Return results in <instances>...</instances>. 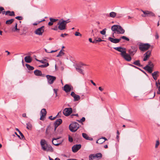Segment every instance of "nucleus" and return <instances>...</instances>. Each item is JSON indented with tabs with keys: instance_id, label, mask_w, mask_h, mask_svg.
Here are the masks:
<instances>
[{
	"instance_id": "40",
	"label": "nucleus",
	"mask_w": 160,
	"mask_h": 160,
	"mask_svg": "<svg viewBox=\"0 0 160 160\" xmlns=\"http://www.w3.org/2000/svg\"><path fill=\"white\" fill-rule=\"evenodd\" d=\"M123 16H124L122 14H119V13L117 14L116 13V17L117 18H122V17H123Z\"/></svg>"
},
{
	"instance_id": "34",
	"label": "nucleus",
	"mask_w": 160,
	"mask_h": 160,
	"mask_svg": "<svg viewBox=\"0 0 160 160\" xmlns=\"http://www.w3.org/2000/svg\"><path fill=\"white\" fill-rule=\"evenodd\" d=\"M110 16L112 18H114L116 16V13L114 12H112L109 14Z\"/></svg>"
},
{
	"instance_id": "38",
	"label": "nucleus",
	"mask_w": 160,
	"mask_h": 160,
	"mask_svg": "<svg viewBox=\"0 0 160 160\" xmlns=\"http://www.w3.org/2000/svg\"><path fill=\"white\" fill-rule=\"evenodd\" d=\"M61 21H62V22L65 24V25L66 26V24L67 23L70 22L69 19H68L66 20H63V19H61Z\"/></svg>"
},
{
	"instance_id": "15",
	"label": "nucleus",
	"mask_w": 160,
	"mask_h": 160,
	"mask_svg": "<svg viewBox=\"0 0 160 160\" xmlns=\"http://www.w3.org/2000/svg\"><path fill=\"white\" fill-rule=\"evenodd\" d=\"M152 51V50H148L144 54V55H145V56L143 59V61H146L150 57L151 55Z\"/></svg>"
},
{
	"instance_id": "16",
	"label": "nucleus",
	"mask_w": 160,
	"mask_h": 160,
	"mask_svg": "<svg viewBox=\"0 0 160 160\" xmlns=\"http://www.w3.org/2000/svg\"><path fill=\"white\" fill-rule=\"evenodd\" d=\"M62 122V120L61 119L59 118L57 119L54 123V131L56 130L57 128L59 125Z\"/></svg>"
},
{
	"instance_id": "49",
	"label": "nucleus",
	"mask_w": 160,
	"mask_h": 160,
	"mask_svg": "<svg viewBox=\"0 0 160 160\" xmlns=\"http://www.w3.org/2000/svg\"><path fill=\"white\" fill-rule=\"evenodd\" d=\"M15 18L18 20H20L22 19L23 18L22 16H18L16 17Z\"/></svg>"
},
{
	"instance_id": "5",
	"label": "nucleus",
	"mask_w": 160,
	"mask_h": 160,
	"mask_svg": "<svg viewBox=\"0 0 160 160\" xmlns=\"http://www.w3.org/2000/svg\"><path fill=\"white\" fill-rule=\"evenodd\" d=\"M79 125L77 122H73L69 126V129L72 132H75L79 128Z\"/></svg>"
},
{
	"instance_id": "55",
	"label": "nucleus",
	"mask_w": 160,
	"mask_h": 160,
	"mask_svg": "<svg viewBox=\"0 0 160 160\" xmlns=\"http://www.w3.org/2000/svg\"><path fill=\"white\" fill-rule=\"evenodd\" d=\"M159 144V141H157L155 145V148H157Z\"/></svg>"
},
{
	"instance_id": "12",
	"label": "nucleus",
	"mask_w": 160,
	"mask_h": 160,
	"mask_svg": "<svg viewBox=\"0 0 160 160\" xmlns=\"http://www.w3.org/2000/svg\"><path fill=\"white\" fill-rule=\"evenodd\" d=\"M72 112V109L71 108H66L63 111V114L66 116L69 115Z\"/></svg>"
},
{
	"instance_id": "43",
	"label": "nucleus",
	"mask_w": 160,
	"mask_h": 160,
	"mask_svg": "<svg viewBox=\"0 0 160 160\" xmlns=\"http://www.w3.org/2000/svg\"><path fill=\"white\" fill-rule=\"evenodd\" d=\"M19 133L20 135V136H21V138L23 140H25V138L24 137V136L23 135V134L21 132V131L19 132Z\"/></svg>"
},
{
	"instance_id": "30",
	"label": "nucleus",
	"mask_w": 160,
	"mask_h": 160,
	"mask_svg": "<svg viewBox=\"0 0 160 160\" xmlns=\"http://www.w3.org/2000/svg\"><path fill=\"white\" fill-rule=\"evenodd\" d=\"M26 66L28 69L29 70H32L34 69V68L33 67L31 66L28 64H26Z\"/></svg>"
},
{
	"instance_id": "11",
	"label": "nucleus",
	"mask_w": 160,
	"mask_h": 160,
	"mask_svg": "<svg viewBox=\"0 0 160 160\" xmlns=\"http://www.w3.org/2000/svg\"><path fill=\"white\" fill-rule=\"evenodd\" d=\"M46 77L48 79V83L50 84H52L56 79V77L48 75H46Z\"/></svg>"
},
{
	"instance_id": "2",
	"label": "nucleus",
	"mask_w": 160,
	"mask_h": 160,
	"mask_svg": "<svg viewBox=\"0 0 160 160\" xmlns=\"http://www.w3.org/2000/svg\"><path fill=\"white\" fill-rule=\"evenodd\" d=\"M40 144L42 149L45 151H49L52 152L53 151V148L51 146L48 145L47 142L44 139H42L40 141Z\"/></svg>"
},
{
	"instance_id": "51",
	"label": "nucleus",
	"mask_w": 160,
	"mask_h": 160,
	"mask_svg": "<svg viewBox=\"0 0 160 160\" xmlns=\"http://www.w3.org/2000/svg\"><path fill=\"white\" fill-rule=\"evenodd\" d=\"M57 116L55 117H54L53 118H52V116H50L49 117V118L51 120H54L56 117Z\"/></svg>"
},
{
	"instance_id": "48",
	"label": "nucleus",
	"mask_w": 160,
	"mask_h": 160,
	"mask_svg": "<svg viewBox=\"0 0 160 160\" xmlns=\"http://www.w3.org/2000/svg\"><path fill=\"white\" fill-rule=\"evenodd\" d=\"M50 128V125H48V127H47V128L46 130V134H48V133H49V132H48V130H49V129Z\"/></svg>"
},
{
	"instance_id": "31",
	"label": "nucleus",
	"mask_w": 160,
	"mask_h": 160,
	"mask_svg": "<svg viewBox=\"0 0 160 160\" xmlns=\"http://www.w3.org/2000/svg\"><path fill=\"white\" fill-rule=\"evenodd\" d=\"M27 128L29 130L31 129L32 126V124L30 122H28L26 124Z\"/></svg>"
},
{
	"instance_id": "3",
	"label": "nucleus",
	"mask_w": 160,
	"mask_h": 160,
	"mask_svg": "<svg viewBox=\"0 0 160 160\" xmlns=\"http://www.w3.org/2000/svg\"><path fill=\"white\" fill-rule=\"evenodd\" d=\"M111 30L114 32H117L118 34H123L125 30L122 27L118 25H114L111 27Z\"/></svg>"
},
{
	"instance_id": "25",
	"label": "nucleus",
	"mask_w": 160,
	"mask_h": 160,
	"mask_svg": "<svg viewBox=\"0 0 160 160\" xmlns=\"http://www.w3.org/2000/svg\"><path fill=\"white\" fill-rule=\"evenodd\" d=\"M82 136L86 140L92 141L93 140V138H89L88 135L85 133H82Z\"/></svg>"
},
{
	"instance_id": "62",
	"label": "nucleus",
	"mask_w": 160,
	"mask_h": 160,
	"mask_svg": "<svg viewBox=\"0 0 160 160\" xmlns=\"http://www.w3.org/2000/svg\"><path fill=\"white\" fill-rule=\"evenodd\" d=\"M139 70L141 71V72H142L143 73H144L145 75L146 76H148V74H147V73L143 70H142L141 69H140V70Z\"/></svg>"
},
{
	"instance_id": "50",
	"label": "nucleus",
	"mask_w": 160,
	"mask_h": 160,
	"mask_svg": "<svg viewBox=\"0 0 160 160\" xmlns=\"http://www.w3.org/2000/svg\"><path fill=\"white\" fill-rule=\"evenodd\" d=\"M52 29L55 30V31H58V27L57 26H56L52 28Z\"/></svg>"
},
{
	"instance_id": "47",
	"label": "nucleus",
	"mask_w": 160,
	"mask_h": 160,
	"mask_svg": "<svg viewBox=\"0 0 160 160\" xmlns=\"http://www.w3.org/2000/svg\"><path fill=\"white\" fill-rule=\"evenodd\" d=\"M75 35L76 36H82V34L79 32H76L75 33Z\"/></svg>"
},
{
	"instance_id": "21",
	"label": "nucleus",
	"mask_w": 160,
	"mask_h": 160,
	"mask_svg": "<svg viewBox=\"0 0 160 160\" xmlns=\"http://www.w3.org/2000/svg\"><path fill=\"white\" fill-rule=\"evenodd\" d=\"M76 69L77 72L83 75L84 74L83 70L82 69V66L76 65L75 67Z\"/></svg>"
},
{
	"instance_id": "45",
	"label": "nucleus",
	"mask_w": 160,
	"mask_h": 160,
	"mask_svg": "<svg viewBox=\"0 0 160 160\" xmlns=\"http://www.w3.org/2000/svg\"><path fill=\"white\" fill-rule=\"evenodd\" d=\"M45 21V20L44 19H43V20H42L41 21L37 22V23L35 22V23H33V25H37L38 24H39V23H40L44 21Z\"/></svg>"
},
{
	"instance_id": "29",
	"label": "nucleus",
	"mask_w": 160,
	"mask_h": 160,
	"mask_svg": "<svg viewBox=\"0 0 160 160\" xmlns=\"http://www.w3.org/2000/svg\"><path fill=\"white\" fill-rule=\"evenodd\" d=\"M14 21V19H11L10 20L6 21V24H12Z\"/></svg>"
},
{
	"instance_id": "18",
	"label": "nucleus",
	"mask_w": 160,
	"mask_h": 160,
	"mask_svg": "<svg viewBox=\"0 0 160 160\" xmlns=\"http://www.w3.org/2000/svg\"><path fill=\"white\" fill-rule=\"evenodd\" d=\"M72 88V87L71 85L67 84H66L64 87V90L66 92H69Z\"/></svg>"
},
{
	"instance_id": "35",
	"label": "nucleus",
	"mask_w": 160,
	"mask_h": 160,
	"mask_svg": "<svg viewBox=\"0 0 160 160\" xmlns=\"http://www.w3.org/2000/svg\"><path fill=\"white\" fill-rule=\"evenodd\" d=\"M17 25H18L17 23H15V27H14V28L12 29V30L13 31L15 32H16V31H18V32L20 30L19 29H18L17 28Z\"/></svg>"
},
{
	"instance_id": "8",
	"label": "nucleus",
	"mask_w": 160,
	"mask_h": 160,
	"mask_svg": "<svg viewBox=\"0 0 160 160\" xmlns=\"http://www.w3.org/2000/svg\"><path fill=\"white\" fill-rule=\"evenodd\" d=\"M45 27L44 26L37 29L34 31V33L37 35L41 36L44 31Z\"/></svg>"
},
{
	"instance_id": "13",
	"label": "nucleus",
	"mask_w": 160,
	"mask_h": 160,
	"mask_svg": "<svg viewBox=\"0 0 160 160\" xmlns=\"http://www.w3.org/2000/svg\"><path fill=\"white\" fill-rule=\"evenodd\" d=\"M59 138H53L52 139V143L54 145L56 146H58L62 143V140H58L57 141V139H58Z\"/></svg>"
},
{
	"instance_id": "19",
	"label": "nucleus",
	"mask_w": 160,
	"mask_h": 160,
	"mask_svg": "<svg viewBox=\"0 0 160 160\" xmlns=\"http://www.w3.org/2000/svg\"><path fill=\"white\" fill-rule=\"evenodd\" d=\"M108 40L111 41V42L114 43H119L121 40V38L117 39L111 37H109L108 38Z\"/></svg>"
},
{
	"instance_id": "10",
	"label": "nucleus",
	"mask_w": 160,
	"mask_h": 160,
	"mask_svg": "<svg viewBox=\"0 0 160 160\" xmlns=\"http://www.w3.org/2000/svg\"><path fill=\"white\" fill-rule=\"evenodd\" d=\"M57 25L58 26V28L60 30L62 31L66 29L65 24L61 20L58 23Z\"/></svg>"
},
{
	"instance_id": "44",
	"label": "nucleus",
	"mask_w": 160,
	"mask_h": 160,
	"mask_svg": "<svg viewBox=\"0 0 160 160\" xmlns=\"http://www.w3.org/2000/svg\"><path fill=\"white\" fill-rule=\"evenodd\" d=\"M147 65H148V66L153 67L154 65L152 63V62L151 61H149L148 62V64Z\"/></svg>"
},
{
	"instance_id": "63",
	"label": "nucleus",
	"mask_w": 160,
	"mask_h": 160,
	"mask_svg": "<svg viewBox=\"0 0 160 160\" xmlns=\"http://www.w3.org/2000/svg\"><path fill=\"white\" fill-rule=\"evenodd\" d=\"M90 82H91V83L94 86H96V84L95 83H94L93 81L92 80H90Z\"/></svg>"
},
{
	"instance_id": "52",
	"label": "nucleus",
	"mask_w": 160,
	"mask_h": 160,
	"mask_svg": "<svg viewBox=\"0 0 160 160\" xmlns=\"http://www.w3.org/2000/svg\"><path fill=\"white\" fill-rule=\"evenodd\" d=\"M62 50L64 51L63 50L61 49L59 53V54L61 55V56L65 54V53L62 51Z\"/></svg>"
},
{
	"instance_id": "56",
	"label": "nucleus",
	"mask_w": 160,
	"mask_h": 160,
	"mask_svg": "<svg viewBox=\"0 0 160 160\" xmlns=\"http://www.w3.org/2000/svg\"><path fill=\"white\" fill-rule=\"evenodd\" d=\"M158 82L157 81L156 82V85L157 88H158L159 87L158 86V85H160V82L159 81V80H158Z\"/></svg>"
},
{
	"instance_id": "7",
	"label": "nucleus",
	"mask_w": 160,
	"mask_h": 160,
	"mask_svg": "<svg viewBox=\"0 0 160 160\" xmlns=\"http://www.w3.org/2000/svg\"><path fill=\"white\" fill-rule=\"evenodd\" d=\"M138 50V47L136 46H131V48L128 50L129 53L133 56L136 53Z\"/></svg>"
},
{
	"instance_id": "61",
	"label": "nucleus",
	"mask_w": 160,
	"mask_h": 160,
	"mask_svg": "<svg viewBox=\"0 0 160 160\" xmlns=\"http://www.w3.org/2000/svg\"><path fill=\"white\" fill-rule=\"evenodd\" d=\"M157 93L160 94V86L158 87V91L157 92Z\"/></svg>"
},
{
	"instance_id": "9",
	"label": "nucleus",
	"mask_w": 160,
	"mask_h": 160,
	"mask_svg": "<svg viewBox=\"0 0 160 160\" xmlns=\"http://www.w3.org/2000/svg\"><path fill=\"white\" fill-rule=\"evenodd\" d=\"M102 155L101 153H99L96 154H91L89 156V160H92L96 158H100L102 157Z\"/></svg>"
},
{
	"instance_id": "32",
	"label": "nucleus",
	"mask_w": 160,
	"mask_h": 160,
	"mask_svg": "<svg viewBox=\"0 0 160 160\" xmlns=\"http://www.w3.org/2000/svg\"><path fill=\"white\" fill-rule=\"evenodd\" d=\"M105 142V140H103V138H100L98 139L96 143L99 144H101Z\"/></svg>"
},
{
	"instance_id": "27",
	"label": "nucleus",
	"mask_w": 160,
	"mask_h": 160,
	"mask_svg": "<svg viewBox=\"0 0 160 160\" xmlns=\"http://www.w3.org/2000/svg\"><path fill=\"white\" fill-rule=\"evenodd\" d=\"M35 75L37 76H41L42 75V72L38 70H36L34 72Z\"/></svg>"
},
{
	"instance_id": "64",
	"label": "nucleus",
	"mask_w": 160,
	"mask_h": 160,
	"mask_svg": "<svg viewBox=\"0 0 160 160\" xmlns=\"http://www.w3.org/2000/svg\"><path fill=\"white\" fill-rule=\"evenodd\" d=\"M53 24V23L51 22V21H50V22H49L48 23V25L49 26H52V25Z\"/></svg>"
},
{
	"instance_id": "14",
	"label": "nucleus",
	"mask_w": 160,
	"mask_h": 160,
	"mask_svg": "<svg viewBox=\"0 0 160 160\" xmlns=\"http://www.w3.org/2000/svg\"><path fill=\"white\" fill-rule=\"evenodd\" d=\"M81 147V145L80 144H76L74 145L72 147V150L73 152H77Z\"/></svg>"
},
{
	"instance_id": "42",
	"label": "nucleus",
	"mask_w": 160,
	"mask_h": 160,
	"mask_svg": "<svg viewBox=\"0 0 160 160\" xmlns=\"http://www.w3.org/2000/svg\"><path fill=\"white\" fill-rule=\"evenodd\" d=\"M85 120V118L84 117H82L80 120H78L77 121L79 123H82L84 122Z\"/></svg>"
},
{
	"instance_id": "24",
	"label": "nucleus",
	"mask_w": 160,
	"mask_h": 160,
	"mask_svg": "<svg viewBox=\"0 0 160 160\" xmlns=\"http://www.w3.org/2000/svg\"><path fill=\"white\" fill-rule=\"evenodd\" d=\"M5 15L13 16H15V13L14 11H10L8 10L6 11Z\"/></svg>"
},
{
	"instance_id": "37",
	"label": "nucleus",
	"mask_w": 160,
	"mask_h": 160,
	"mask_svg": "<svg viewBox=\"0 0 160 160\" xmlns=\"http://www.w3.org/2000/svg\"><path fill=\"white\" fill-rule=\"evenodd\" d=\"M49 65V63L48 62H47V63H46V64H43V65H42L39 66V67H41L42 68H43L46 67H48V66Z\"/></svg>"
},
{
	"instance_id": "58",
	"label": "nucleus",
	"mask_w": 160,
	"mask_h": 160,
	"mask_svg": "<svg viewBox=\"0 0 160 160\" xmlns=\"http://www.w3.org/2000/svg\"><path fill=\"white\" fill-rule=\"evenodd\" d=\"M96 40H97V42L104 41V40H102L100 38H98V39H96Z\"/></svg>"
},
{
	"instance_id": "53",
	"label": "nucleus",
	"mask_w": 160,
	"mask_h": 160,
	"mask_svg": "<svg viewBox=\"0 0 160 160\" xmlns=\"http://www.w3.org/2000/svg\"><path fill=\"white\" fill-rule=\"evenodd\" d=\"M68 140L70 142H72L73 140L72 138L70 136H69Z\"/></svg>"
},
{
	"instance_id": "54",
	"label": "nucleus",
	"mask_w": 160,
	"mask_h": 160,
	"mask_svg": "<svg viewBox=\"0 0 160 160\" xmlns=\"http://www.w3.org/2000/svg\"><path fill=\"white\" fill-rule=\"evenodd\" d=\"M4 10V8L3 7H0V14L1 13V12Z\"/></svg>"
},
{
	"instance_id": "6",
	"label": "nucleus",
	"mask_w": 160,
	"mask_h": 160,
	"mask_svg": "<svg viewBox=\"0 0 160 160\" xmlns=\"http://www.w3.org/2000/svg\"><path fill=\"white\" fill-rule=\"evenodd\" d=\"M143 14H142L141 16L143 17H155V14L152 12L148 10H141Z\"/></svg>"
},
{
	"instance_id": "1",
	"label": "nucleus",
	"mask_w": 160,
	"mask_h": 160,
	"mask_svg": "<svg viewBox=\"0 0 160 160\" xmlns=\"http://www.w3.org/2000/svg\"><path fill=\"white\" fill-rule=\"evenodd\" d=\"M113 48L118 52H121L120 54L122 57L126 61H130L132 59L131 55L126 53V49L121 47H114Z\"/></svg>"
},
{
	"instance_id": "39",
	"label": "nucleus",
	"mask_w": 160,
	"mask_h": 160,
	"mask_svg": "<svg viewBox=\"0 0 160 160\" xmlns=\"http://www.w3.org/2000/svg\"><path fill=\"white\" fill-rule=\"evenodd\" d=\"M120 38H121V39H124V40H126L127 41H129V39L128 38L126 37V36H122Z\"/></svg>"
},
{
	"instance_id": "60",
	"label": "nucleus",
	"mask_w": 160,
	"mask_h": 160,
	"mask_svg": "<svg viewBox=\"0 0 160 160\" xmlns=\"http://www.w3.org/2000/svg\"><path fill=\"white\" fill-rule=\"evenodd\" d=\"M68 35V34H66V33H64V34H62L60 36L61 37H64V36H67Z\"/></svg>"
},
{
	"instance_id": "33",
	"label": "nucleus",
	"mask_w": 160,
	"mask_h": 160,
	"mask_svg": "<svg viewBox=\"0 0 160 160\" xmlns=\"http://www.w3.org/2000/svg\"><path fill=\"white\" fill-rule=\"evenodd\" d=\"M74 101H77L80 100V98L79 95H77L75 96L74 97Z\"/></svg>"
},
{
	"instance_id": "41",
	"label": "nucleus",
	"mask_w": 160,
	"mask_h": 160,
	"mask_svg": "<svg viewBox=\"0 0 160 160\" xmlns=\"http://www.w3.org/2000/svg\"><path fill=\"white\" fill-rule=\"evenodd\" d=\"M106 29H107L106 28H105V29H103L100 32V33L103 35H105L106 34Z\"/></svg>"
},
{
	"instance_id": "28",
	"label": "nucleus",
	"mask_w": 160,
	"mask_h": 160,
	"mask_svg": "<svg viewBox=\"0 0 160 160\" xmlns=\"http://www.w3.org/2000/svg\"><path fill=\"white\" fill-rule=\"evenodd\" d=\"M92 32H93V35L94 37L97 36L99 34V32L97 29H94V30H92Z\"/></svg>"
},
{
	"instance_id": "36",
	"label": "nucleus",
	"mask_w": 160,
	"mask_h": 160,
	"mask_svg": "<svg viewBox=\"0 0 160 160\" xmlns=\"http://www.w3.org/2000/svg\"><path fill=\"white\" fill-rule=\"evenodd\" d=\"M36 60L37 61H38L42 63H46V61H47V60L45 59H43L41 60H38L37 59H36Z\"/></svg>"
},
{
	"instance_id": "59",
	"label": "nucleus",
	"mask_w": 160,
	"mask_h": 160,
	"mask_svg": "<svg viewBox=\"0 0 160 160\" xmlns=\"http://www.w3.org/2000/svg\"><path fill=\"white\" fill-rule=\"evenodd\" d=\"M155 38L156 39H158L159 38V35L157 32H156V35H155Z\"/></svg>"
},
{
	"instance_id": "57",
	"label": "nucleus",
	"mask_w": 160,
	"mask_h": 160,
	"mask_svg": "<svg viewBox=\"0 0 160 160\" xmlns=\"http://www.w3.org/2000/svg\"><path fill=\"white\" fill-rule=\"evenodd\" d=\"M76 95V94L73 92H72L71 93V95L73 97H74Z\"/></svg>"
},
{
	"instance_id": "20",
	"label": "nucleus",
	"mask_w": 160,
	"mask_h": 160,
	"mask_svg": "<svg viewBox=\"0 0 160 160\" xmlns=\"http://www.w3.org/2000/svg\"><path fill=\"white\" fill-rule=\"evenodd\" d=\"M153 68V67L149 66H148V65H146L143 68V69L147 71L148 72L150 73H152V72Z\"/></svg>"
},
{
	"instance_id": "46",
	"label": "nucleus",
	"mask_w": 160,
	"mask_h": 160,
	"mask_svg": "<svg viewBox=\"0 0 160 160\" xmlns=\"http://www.w3.org/2000/svg\"><path fill=\"white\" fill-rule=\"evenodd\" d=\"M50 21H51L53 23V22H55L57 21L58 20V19H53V18H50Z\"/></svg>"
},
{
	"instance_id": "17",
	"label": "nucleus",
	"mask_w": 160,
	"mask_h": 160,
	"mask_svg": "<svg viewBox=\"0 0 160 160\" xmlns=\"http://www.w3.org/2000/svg\"><path fill=\"white\" fill-rule=\"evenodd\" d=\"M47 113V112L45 109L43 108L42 109L40 112V120H43L44 118L45 117Z\"/></svg>"
},
{
	"instance_id": "26",
	"label": "nucleus",
	"mask_w": 160,
	"mask_h": 160,
	"mask_svg": "<svg viewBox=\"0 0 160 160\" xmlns=\"http://www.w3.org/2000/svg\"><path fill=\"white\" fill-rule=\"evenodd\" d=\"M132 64L139 67H142V65L141 64L140 61L139 60H136L132 63Z\"/></svg>"
},
{
	"instance_id": "23",
	"label": "nucleus",
	"mask_w": 160,
	"mask_h": 160,
	"mask_svg": "<svg viewBox=\"0 0 160 160\" xmlns=\"http://www.w3.org/2000/svg\"><path fill=\"white\" fill-rule=\"evenodd\" d=\"M24 60L26 62L30 63L32 62V59L30 56H27L25 57Z\"/></svg>"
},
{
	"instance_id": "22",
	"label": "nucleus",
	"mask_w": 160,
	"mask_h": 160,
	"mask_svg": "<svg viewBox=\"0 0 160 160\" xmlns=\"http://www.w3.org/2000/svg\"><path fill=\"white\" fill-rule=\"evenodd\" d=\"M159 72L158 71H155L152 73V75L154 80H156L157 79V78L158 76V73Z\"/></svg>"
},
{
	"instance_id": "4",
	"label": "nucleus",
	"mask_w": 160,
	"mask_h": 160,
	"mask_svg": "<svg viewBox=\"0 0 160 160\" xmlns=\"http://www.w3.org/2000/svg\"><path fill=\"white\" fill-rule=\"evenodd\" d=\"M151 45L148 43H140L139 44V48L142 52H144L148 50L150 47Z\"/></svg>"
}]
</instances>
